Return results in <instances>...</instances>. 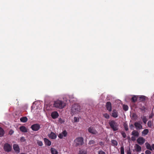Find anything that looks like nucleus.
<instances>
[{"instance_id":"obj_1","label":"nucleus","mask_w":154,"mask_h":154,"mask_svg":"<svg viewBox=\"0 0 154 154\" xmlns=\"http://www.w3.org/2000/svg\"><path fill=\"white\" fill-rule=\"evenodd\" d=\"M66 103L63 101L57 100L54 102V106L59 109H62L66 106Z\"/></svg>"},{"instance_id":"obj_2","label":"nucleus","mask_w":154,"mask_h":154,"mask_svg":"<svg viewBox=\"0 0 154 154\" xmlns=\"http://www.w3.org/2000/svg\"><path fill=\"white\" fill-rule=\"evenodd\" d=\"M109 124L110 127L113 131H117L118 130V123L115 121L110 120L109 122Z\"/></svg>"},{"instance_id":"obj_3","label":"nucleus","mask_w":154,"mask_h":154,"mask_svg":"<svg viewBox=\"0 0 154 154\" xmlns=\"http://www.w3.org/2000/svg\"><path fill=\"white\" fill-rule=\"evenodd\" d=\"M84 139L82 137H79L75 139L74 140V142L76 143V146H80L83 144Z\"/></svg>"},{"instance_id":"obj_4","label":"nucleus","mask_w":154,"mask_h":154,"mask_svg":"<svg viewBox=\"0 0 154 154\" xmlns=\"http://www.w3.org/2000/svg\"><path fill=\"white\" fill-rule=\"evenodd\" d=\"M81 110V107L78 104H74L72 105L71 110L72 112L73 113H76L79 112Z\"/></svg>"},{"instance_id":"obj_5","label":"nucleus","mask_w":154,"mask_h":154,"mask_svg":"<svg viewBox=\"0 0 154 154\" xmlns=\"http://www.w3.org/2000/svg\"><path fill=\"white\" fill-rule=\"evenodd\" d=\"M3 148L4 150L7 152H11L12 149V146L8 143H5L4 146Z\"/></svg>"},{"instance_id":"obj_6","label":"nucleus","mask_w":154,"mask_h":154,"mask_svg":"<svg viewBox=\"0 0 154 154\" xmlns=\"http://www.w3.org/2000/svg\"><path fill=\"white\" fill-rule=\"evenodd\" d=\"M40 125L38 124H34L32 125L31 126L32 129L35 131H38L40 128Z\"/></svg>"},{"instance_id":"obj_7","label":"nucleus","mask_w":154,"mask_h":154,"mask_svg":"<svg viewBox=\"0 0 154 154\" xmlns=\"http://www.w3.org/2000/svg\"><path fill=\"white\" fill-rule=\"evenodd\" d=\"M88 131L90 133L94 134H96L98 132L94 127L91 126L88 128Z\"/></svg>"},{"instance_id":"obj_8","label":"nucleus","mask_w":154,"mask_h":154,"mask_svg":"<svg viewBox=\"0 0 154 154\" xmlns=\"http://www.w3.org/2000/svg\"><path fill=\"white\" fill-rule=\"evenodd\" d=\"M67 135V133L66 130H64L61 133H60L58 137L60 139H62L63 137H66Z\"/></svg>"},{"instance_id":"obj_9","label":"nucleus","mask_w":154,"mask_h":154,"mask_svg":"<svg viewBox=\"0 0 154 154\" xmlns=\"http://www.w3.org/2000/svg\"><path fill=\"white\" fill-rule=\"evenodd\" d=\"M145 141V139L142 137H139L137 140V143L140 145L143 144Z\"/></svg>"},{"instance_id":"obj_10","label":"nucleus","mask_w":154,"mask_h":154,"mask_svg":"<svg viewBox=\"0 0 154 154\" xmlns=\"http://www.w3.org/2000/svg\"><path fill=\"white\" fill-rule=\"evenodd\" d=\"M13 149L17 153L20 152V148L19 145L16 144H14L13 145Z\"/></svg>"},{"instance_id":"obj_11","label":"nucleus","mask_w":154,"mask_h":154,"mask_svg":"<svg viewBox=\"0 0 154 154\" xmlns=\"http://www.w3.org/2000/svg\"><path fill=\"white\" fill-rule=\"evenodd\" d=\"M106 107L107 110L109 112H111L112 111V105L110 102H106Z\"/></svg>"},{"instance_id":"obj_12","label":"nucleus","mask_w":154,"mask_h":154,"mask_svg":"<svg viewBox=\"0 0 154 154\" xmlns=\"http://www.w3.org/2000/svg\"><path fill=\"white\" fill-rule=\"evenodd\" d=\"M134 125L137 130H140L142 129V126L138 122H135L134 123Z\"/></svg>"},{"instance_id":"obj_13","label":"nucleus","mask_w":154,"mask_h":154,"mask_svg":"<svg viewBox=\"0 0 154 154\" xmlns=\"http://www.w3.org/2000/svg\"><path fill=\"white\" fill-rule=\"evenodd\" d=\"M51 116L53 119H55L58 117L59 114L57 112L54 111L51 113Z\"/></svg>"},{"instance_id":"obj_14","label":"nucleus","mask_w":154,"mask_h":154,"mask_svg":"<svg viewBox=\"0 0 154 154\" xmlns=\"http://www.w3.org/2000/svg\"><path fill=\"white\" fill-rule=\"evenodd\" d=\"M134 148L135 150L137 152H140L141 151L142 148L141 147L137 144H135Z\"/></svg>"},{"instance_id":"obj_15","label":"nucleus","mask_w":154,"mask_h":154,"mask_svg":"<svg viewBox=\"0 0 154 154\" xmlns=\"http://www.w3.org/2000/svg\"><path fill=\"white\" fill-rule=\"evenodd\" d=\"M49 137L52 139H55L57 137L56 134L53 132H51V133L49 134Z\"/></svg>"},{"instance_id":"obj_16","label":"nucleus","mask_w":154,"mask_h":154,"mask_svg":"<svg viewBox=\"0 0 154 154\" xmlns=\"http://www.w3.org/2000/svg\"><path fill=\"white\" fill-rule=\"evenodd\" d=\"M112 116L114 118H116L118 116V113L116 110L113 109L112 113Z\"/></svg>"},{"instance_id":"obj_17","label":"nucleus","mask_w":154,"mask_h":154,"mask_svg":"<svg viewBox=\"0 0 154 154\" xmlns=\"http://www.w3.org/2000/svg\"><path fill=\"white\" fill-rule=\"evenodd\" d=\"M139 132L136 130H134L131 133V135L137 137L139 136Z\"/></svg>"},{"instance_id":"obj_18","label":"nucleus","mask_w":154,"mask_h":154,"mask_svg":"<svg viewBox=\"0 0 154 154\" xmlns=\"http://www.w3.org/2000/svg\"><path fill=\"white\" fill-rule=\"evenodd\" d=\"M44 141L46 145L48 146H50L51 144V142L50 141L48 140L46 138L44 139Z\"/></svg>"},{"instance_id":"obj_19","label":"nucleus","mask_w":154,"mask_h":154,"mask_svg":"<svg viewBox=\"0 0 154 154\" xmlns=\"http://www.w3.org/2000/svg\"><path fill=\"white\" fill-rule=\"evenodd\" d=\"M20 131L23 132H26L27 131L26 128L24 126H22L20 127Z\"/></svg>"},{"instance_id":"obj_20","label":"nucleus","mask_w":154,"mask_h":154,"mask_svg":"<svg viewBox=\"0 0 154 154\" xmlns=\"http://www.w3.org/2000/svg\"><path fill=\"white\" fill-rule=\"evenodd\" d=\"M145 145H146V148L147 149L150 150L151 151H152V146H151L150 144L149 143L146 142L145 143Z\"/></svg>"},{"instance_id":"obj_21","label":"nucleus","mask_w":154,"mask_h":154,"mask_svg":"<svg viewBox=\"0 0 154 154\" xmlns=\"http://www.w3.org/2000/svg\"><path fill=\"white\" fill-rule=\"evenodd\" d=\"M149 131L148 129H145L142 132V135L145 136L147 135L149 133Z\"/></svg>"},{"instance_id":"obj_22","label":"nucleus","mask_w":154,"mask_h":154,"mask_svg":"<svg viewBox=\"0 0 154 154\" xmlns=\"http://www.w3.org/2000/svg\"><path fill=\"white\" fill-rule=\"evenodd\" d=\"M28 120V119L26 117H22L20 119V121L23 122H26Z\"/></svg>"},{"instance_id":"obj_23","label":"nucleus","mask_w":154,"mask_h":154,"mask_svg":"<svg viewBox=\"0 0 154 154\" xmlns=\"http://www.w3.org/2000/svg\"><path fill=\"white\" fill-rule=\"evenodd\" d=\"M51 152L52 154H58V152L55 149L51 148Z\"/></svg>"},{"instance_id":"obj_24","label":"nucleus","mask_w":154,"mask_h":154,"mask_svg":"<svg viewBox=\"0 0 154 154\" xmlns=\"http://www.w3.org/2000/svg\"><path fill=\"white\" fill-rule=\"evenodd\" d=\"M5 134V132L2 128L0 127V137L3 136Z\"/></svg>"},{"instance_id":"obj_25","label":"nucleus","mask_w":154,"mask_h":154,"mask_svg":"<svg viewBox=\"0 0 154 154\" xmlns=\"http://www.w3.org/2000/svg\"><path fill=\"white\" fill-rule=\"evenodd\" d=\"M136 96H134L133 97L131 98L132 101L134 103L137 100V97Z\"/></svg>"},{"instance_id":"obj_26","label":"nucleus","mask_w":154,"mask_h":154,"mask_svg":"<svg viewBox=\"0 0 154 154\" xmlns=\"http://www.w3.org/2000/svg\"><path fill=\"white\" fill-rule=\"evenodd\" d=\"M145 100V97L144 96H141L139 97V101H143Z\"/></svg>"},{"instance_id":"obj_27","label":"nucleus","mask_w":154,"mask_h":154,"mask_svg":"<svg viewBox=\"0 0 154 154\" xmlns=\"http://www.w3.org/2000/svg\"><path fill=\"white\" fill-rule=\"evenodd\" d=\"M112 145L114 146H117L118 145L117 142L115 140H112L111 141Z\"/></svg>"},{"instance_id":"obj_28","label":"nucleus","mask_w":154,"mask_h":154,"mask_svg":"<svg viewBox=\"0 0 154 154\" xmlns=\"http://www.w3.org/2000/svg\"><path fill=\"white\" fill-rule=\"evenodd\" d=\"M86 151L83 149H81L79 152V154H86Z\"/></svg>"},{"instance_id":"obj_29","label":"nucleus","mask_w":154,"mask_h":154,"mask_svg":"<svg viewBox=\"0 0 154 154\" xmlns=\"http://www.w3.org/2000/svg\"><path fill=\"white\" fill-rule=\"evenodd\" d=\"M123 109L125 111L128 110V106L126 105H123Z\"/></svg>"},{"instance_id":"obj_30","label":"nucleus","mask_w":154,"mask_h":154,"mask_svg":"<svg viewBox=\"0 0 154 154\" xmlns=\"http://www.w3.org/2000/svg\"><path fill=\"white\" fill-rule=\"evenodd\" d=\"M103 116L107 119H109V116L107 113H105L103 114Z\"/></svg>"},{"instance_id":"obj_31","label":"nucleus","mask_w":154,"mask_h":154,"mask_svg":"<svg viewBox=\"0 0 154 154\" xmlns=\"http://www.w3.org/2000/svg\"><path fill=\"white\" fill-rule=\"evenodd\" d=\"M121 154H124V149L123 146H122L121 147Z\"/></svg>"},{"instance_id":"obj_32","label":"nucleus","mask_w":154,"mask_h":154,"mask_svg":"<svg viewBox=\"0 0 154 154\" xmlns=\"http://www.w3.org/2000/svg\"><path fill=\"white\" fill-rule=\"evenodd\" d=\"M95 143V141L93 140H90L89 142V144L91 145V144H94Z\"/></svg>"},{"instance_id":"obj_33","label":"nucleus","mask_w":154,"mask_h":154,"mask_svg":"<svg viewBox=\"0 0 154 154\" xmlns=\"http://www.w3.org/2000/svg\"><path fill=\"white\" fill-rule=\"evenodd\" d=\"M37 143L39 146H42L43 145L42 142L41 141L38 140L37 142Z\"/></svg>"},{"instance_id":"obj_34","label":"nucleus","mask_w":154,"mask_h":154,"mask_svg":"<svg viewBox=\"0 0 154 154\" xmlns=\"http://www.w3.org/2000/svg\"><path fill=\"white\" fill-rule=\"evenodd\" d=\"M124 127L125 129V130L127 131L128 130V125L127 124H124Z\"/></svg>"},{"instance_id":"obj_35","label":"nucleus","mask_w":154,"mask_h":154,"mask_svg":"<svg viewBox=\"0 0 154 154\" xmlns=\"http://www.w3.org/2000/svg\"><path fill=\"white\" fill-rule=\"evenodd\" d=\"M147 125L148 127H151L152 125L151 121H149L148 122Z\"/></svg>"},{"instance_id":"obj_36","label":"nucleus","mask_w":154,"mask_h":154,"mask_svg":"<svg viewBox=\"0 0 154 154\" xmlns=\"http://www.w3.org/2000/svg\"><path fill=\"white\" fill-rule=\"evenodd\" d=\"M121 134H122V137H123L124 138H126V134L125 132H122V133H121Z\"/></svg>"},{"instance_id":"obj_37","label":"nucleus","mask_w":154,"mask_h":154,"mask_svg":"<svg viewBox=\"0 0 154 154\" xmlns=\"http://www.w3.org/2000/svg\"><path fill=\"white\" fill-rule=\"evenodd\" d=\"M20 140L22 142H24L26 140V139H25V138L23 137H21Z\"/></svg>"},{"instance_id":"obj_38","label":"nucleus","mask_w":154,"mask_h":154,"mask_svg":"<svg viewBox=\"0 0 154 154\" xmlns=\"http://www.w3.org/2000/svg\"><path fill=\"white\" fill-rule=\"evenodd\" d=\"M14 133V131L12 129H11L10 130V131H9V134L11 135H12Z\"/></svg>"},{"instance_id":"obj_39","label":"nucleus","mask_w":154,"mask_h":154,"mask_svg":"<svg viewBox=\"0 0 154 154\" xmlns=\"http://www.w3.org/2000/svg\"><path fill=\"white\" fill-rule=\"evenodd\" d=\"M143 121L144 124H146L147 120L146 119V117H144L143 119Z\"/></svg>"},{"instance_id":"obj_40","label":"nucleus","mask_w":154,"mask_h":154,"mask_svg":"<svg viewBox=\"0 0 154 154\" xmlns=\"http://www.w3.org/2000/svg\"><path fill=\"white\" fill-rule=\"evenodd\" d=\"M145 154H151V152L149 150H147L145 151Z\"/></svg>"},{"instance_id":"obj_41","label":"nucleus","mask_w":154,"mask_h":154,"mask_svg":"<svg viewBox=\"0 0 154 154\" xmlns=\"http://www.w3.org/2000/svg\"><path fill=\"white\" fill-rule=\"evenodd\" d=\"M98 154H106L105 152L102 150H100L98 152Z\"/></svg>"},{"instance_id":"obj_42","label":"nucleus","mask_w":154,"mask_h":154,"mask_svg":"<svg viewBox=\"0 0 154 154\" xmlns=\"http://www.w3.org/2000/svg\"><path fill=\"white\" fill-rule=\"evenodd\" d=\"M74 120L75 122H79V119L76 117H74Z\"/></svg>"},{"instance_id":"obj_43","label":"nucleus","mask_w":154,"mask_h":154,"mask_svg":"<svg viewBox=\"0 0 154 154\" xmlns=\"http://www.w3.org/2000/svg\"><path fill=\"white\" fill-rule=\"evenodd\" d=\"M134 136H132L131 137V139L132 141H134L136 140V138Z\"/></svg>"},{"instance_id":"obj_44","label":"nucleus","mask_w":154,"mask_h":154,"mask_svg":"<svg viewBox=\"0 0 154 154\" xmlns=\"http://www.w3.org/2000/svg\"><path fill=\"white\" fill-rule=\"evenodd\" d=\"M127 154H131V151L130 148L127 151Z\"/></svg>"},{"instance_id":"obj_45","label":"nucleus","mask_w":154,"mask_h":154,"mask_svg":"<svg viewBox=\"0 0 154 154\" xmlns=\"http://www.w3.org/2000/svg\"><path fill=\"white\" fill-rule=\"evenodd\" d=\"M59 122H60V123H62L64 122L63 121V120L61 118H60L59 119Z\"/></svg>"},{"instance_id":"obj_46","label":"nucleus","mask_w":154,"mask_h":154,"mask_svg":"<svg viewBox=\"0 0 154 154\" xmlns=\"http://www.w3.org/2000/svg\"><path fill=\"white\" fill-rule=\"evenodd\" d=\"M129 127L131 129H132V128L134 127V125L133 124H131L130 125Z\"/></svg>"},{"instance_id":"obj_47","label":"nucleus","mask_w":154,"mask_h":154,"mask_svg":"<svg viewBox=\"0 0 154 154\" xmlns=\"http://www.w3.org/2000/svg\"><path fill=\"white\" fill-rule=\"evenodd\" d=\"M99 144L100 145V146H102L103 145V142L102 141H101L99 143Z\"/></svg>"},{"instance_id":"obj_48","label":"nucleus","mask_w":154,"mask_h":154,"mask_svg":"<svg viewBox=\"0 0 154 154\" xmlns=\"http://www.w3.org/2000/svg\"><path fill=\"white\" fill-rule=\"evenodd\" d=\"M152 150H154V144H153L152 145Z\"/></svg>"},{"instance_id":"obj_49","label":"nucleus","mask_w":154,"mask_h":154,"mask_svg":"<svg viewBox=\"0 0 154 154\" xmlns=\"http://www.w3.org/2000/svg\"><path fill=\"white\" fill-rule=\"evenodd\" d=\"M141 154H144V153H142Z\"/></svg>"},{"instance_id":"obj_50","label":"nucleus","mask_w":154,"mask_h":154,"mask_svg":"<svg viewBox=\"0 0 154 154\" xmlns=\"http://www.w3.org/2000/svg\"><path fill=\"white\" fill-rule=\"evenodd\" d=\"M151 116H150V118H151Z\"/></svg>"},{"instance_id":"obj_51","label":"nucleus","mask_w":154,"mask_h":154,"mask_svg":"<svg viewBox=\"0 0 154 154\" xmlns=\"http://www.w3.org/2000/svg\"><path fill=\"white\" fill-rule=\"evenodd\" d=\"M151 116H150V118H151Z\"/></svg>"},{"instance_id":"obj_52","label":"nucleus","mask_w":154,"mask_h":154,"mask_svg":"<svg viewBox=\"0 0 154 154\" xmlns=\"http://www.w3.org/2000/svg\"><path fill=\"white\" fill-rule=\"evenodd\" d=\"M134 154H135V153H134Z\"/></svg>"}]
</instances>
